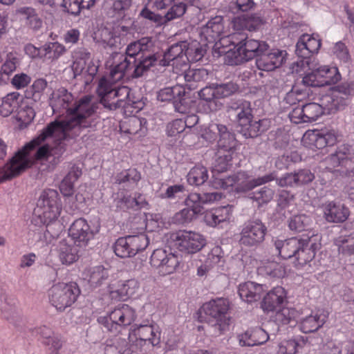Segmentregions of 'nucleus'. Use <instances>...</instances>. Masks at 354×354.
Masks as SVG:
<instances>
[{
    "label": "nucleus",
    "mask_w": 354,
    "mask_h": 354,
    "mask_svg": "<svg viewBox=\"0 0 354 354\" xmlns=\"http://www.w3.org/2000/svg\"><path fill=\"white\" fill-rule=\"evenodd\" d=\"M91 100V96L86 95L79 101L75 102L73 95L64 88L53 93L50 100L53 112L65 111L66 117L62 120L57 119L48 124L37 137L18 151L15 153L19 155L18 160L25 162V166L28 168L32 165L29 159L30 152L47 138L54 137L58 140H64L68 138L78 136L82 129L91 127V117L97 109V106Z\"/></svg>",
    "instance_id": "obj_1"
},
{
    "label": "nucleus",
    "mask_w": 354,
    "mask_h": 354,
    "mask_svg": "<svg viewBox=\"0 0 354 354\" xmlns=\"http://www.w3.org/2000/svg\"><path fill=\"white\" fill-rule=\"evenodd\" d=\"M158 59L152 39L143 37L127 46L125 56L112 68L111 77L113 80H121L125 76L127 78L140 77L156 64Z\"/></svg>",
    "instance_id": "obj_2"
},
{
    "label": "nucleus",
    "mask_w": 354,
    "mask_h": 354,
    "mask_svg": "<svg viewBox=\"0 0 354 354\" xmlns=\"http://www.w3.org/2000/svg\"><path fill=\"white\" fill-rule=\"evenodd\" d=\"M227 38L234 46L225 53L224 59L227 65H239L269 50L266 41L250 39L239 32H233Z\"/></svg>",
    "instance_id": "obj_3"
},
{
    "label": "nucleus",
    "mask_w": 354,
    "mask_h": 354,
    "mask_svg": "<svg viewBox=\"0 0 354 354\" xmlns=\"http://www.w3.org/2000/svg\"><path fill=\"white\" fill-rule=\"evenodd\" d=\"M118 81L113 80L111 74L109 77H102L99 80L97 93L100 102L105 107L111 110L122 108L127 113L136 102L129 97L131 89L126 86H117L115 83Z\"/></svg>",
    "instance_id": "obj_4"
},
{
    "label": "nucleus",
    "mask_w": 354,
    "mask_h": 354,
    "mask_svg": "<svg viewBox=\"0 0 354 354\" xmlns=\"http://www.w3.org/2000/svg\"><path fill=\"white\" fill-rule=\"evenodd\" d=\"M38 203L43 209L40 216L46 225L45 236L53 239L58 237L63 229L62 224L57 220L62 210L58 192L51 189L44 191Z\"/></svg>",
    "instance_id": "obj_5"
},
{
    "label": "nucleus",
    "mask_w": 354,
    "mask_h": 354,
    "mask_svg": "<svg viewBox=\"0 0 354 354\" xmlns=\"http://www.w3.org/2000/svg\"><path fill=\"white\" fill-rule=\"evenodd\" d=\"M230 302L225 297H216L203 304L200 309V321H207L214 329V335H220L228 329L230 317L227 316Z\"/></svg>",
    "instance_id": "obj_6"
},
{
    "label": "nucleus",
    "mask_w": 354,
    "mask_h": 354,
    "mask_svg": "<svg viewBox=\"0 0 354 354\" xmlns=\"http://www.w3.org/2000/svg\"><path fill=\"white\" fill-rule=\"evenodd\" d=\"M274 173H270L262 177L251 179L246 171H239L227 178H216L212 181V186L215 189H231L236 192H245L257 186L274 180Z\"/></svg>",
    "instance_id": "obj_7"
},
{
    "label": "nucleus",
    "mask_w": 354,
    "mask_h": 354,
    "mask_svg": "<svg viewBox=\"0 0 354 354\" xmlns=\"http://www.w3.org/2000/svg\"><path fill=\"white\" fill-rule=\"evenodd\" d=\"M341 133L332 127H324L320 129L307 130L301 139L303 145L312 150L324 149L336 145L339 141Z\"/></svg>",
    "instance_id": "obj_8"
},
{
    "label": "nucleus",
    "mask_w": 354,
    "mask_h": 354,
    "mask_svg": "<svg viewBox=\"0 0 354 354\" xmlns=\"http://www.w3.org/2000/svg\"><path fill=\"white\" fill-rule=\"evenodd\" d=\"M80 292L75 282L57 283L48 290V299L57 310L64 311L77 301Z\"/></svg>",
    "instance_id": "obj_9"
},
{
    "label": "nucleus",
    "mask_w": 354,
    "mask_h": 354,
    "mask_svg": "<svg viewBox=\"0 0 354 354\" xmlns=\"http://www.w3.org/2000/svg\"><path fill=\"white\" fill-rule=\"evenodd\" d=\"M321 46L322 41L318 36L308 34L301 35L297 43L295 53L302 59L292 64V73L300 74L304 71L309 66L308 59L318 53Z\"/></svg>",
    "instance_id": "obj_10"
},
{
    "label": "nucleus",
    "mask_w": 354,
    "mask_h": 354,
    "mask_svg": "<svg viewBox=\"0 0 354 354\" xmlns=\"http://www.w3.org/2000/svg\"><path fill=\"white\" fill-rule=\"evenodd\" d=\"M171 240L180 252L188 254L199 252L207 243L203 234L192 230H178L171 235Z\"/></svg>",
    "instance_id": "obj_11"
},
{
    "label": "nucleus",
    "mask_w": 354,
    "mask_h": 354,
    "mask_svg": "<svg viewBox=\"0 0 354 354\" xmlns=\"http://www.w3.org/2000/svg\"><path fill=\"white\" fill-rule=\"evenodd\" d=\"M201 137L210 143L216 142L218 149H230L237 145L235 135L222 124L210 123L201 130Z\"/></svg>",
    "instance_id": "obj_12"
},
{
    "label": "nucleus",
    "mask_w": 354,
    "mask_h": 354,
    "mask_svg": "<svg viewBox=\"0 0 354 354\" xmlns=\"http://www.w3.org/2000/svg\"><path fill=\"white\" fill-rule=\"evenodd\" d=\"M128 339L132 351H137L146 344H158L160 333L152 325L133 326L129 330Z\"/></svg>",
    "instance_id": "obj_13"
},
{
    "label": "nucleus",
    "mask_w": 354,
    "mask_h": 354,
    "mask_svg": "<svg viewBox=\"0 0 354 354\" xmlns=\"http://www.w3.org/2000/svg\"><path fill=\"white\" fill-rule=\"evenodd\" d=\"M266 232V226L259 219L248 221L241 227L239 243L245 247H257L263 242Z\"/></svg>",
    "instance_id": "obj_14"
},
{
    "label": "nucleus",
    "mask_w": 354,
    "mask_h": 354,
    "mask_svg": "<svg viewBox=\"0 0 354 354\" xmlns=\"http://www.w3.org/2000/svg\"><path fill=\"white\" fill-rule=\"evenodd\" d=\"M340 77L337 67L323 66L306 74L303 77L302 82L308 86L322 87L336 84Z\"/></svg>",
    "instance_id": "obj_15"
},
{
    "label": "nucleus",
    "mask_w": 354,
    "mask_h": 354,
    "mask_svg": "<svg viewBox=\"0 0 354 354\" xmlns=\"http://www.w3.org/2000/svg\"><path fill=\"white\" fill-rule=\"evenodd\" d=\"M137 317L136 310L127 304L115 307L107 317L101 318L104 322V326L110 331L116 330L118 326L126 327L135 322Z\"/></svg>",
    "instance_id": "obj_16"
},
{
    "label": "nucleus",
    "mask_w": 354,
    "mask_h": 354,
    "mask_svg": "<svg viewBox=\"0 0 354 354\" xmlns=\"http://www.w3.org/2000/svg\"><path fill=\"white\" fill-rule=\"evenodd\" d=\"M231 35L232 33L230 34L228 30L225 28V22L222 16L211 18L201 31V37L207 43H214L218 39L222 45L229 43L227 37Z\"/></svg>",
    "instance_id": "obj_17"
},
{
    "label": "nucleus",
    "mask_w": 354,
    "mask_h": 354,
    "mask_svg": "<svg viewBox=\"0 0 354 354\" xmlns=\"http://www.w3.org/2000/svg\"><path fill=\"white\" fill-rule=\"evenodd\" d=\"M150 263L162 275L170 274L179 266V257L172 252L160 248L155 250L150 258Z\"/></svg>",
    "instance_id": "obj_18"
},
{
    "label": "nucleus",
    "mask_w": 354,
    "mask_h": 354,
    "mask_svg": "<svg viewBox=\"0 0 354 354\" xmlns=\"http://www.w3.org/2000/svg\"><path fill=\"white\" fill-rule=\"evenodd\" d=\"M319 241V236L314 233L308 239H302L301 246L293 259V263L297 268H303L315 258L317 250L320 248Z\"/></svg>",
    "instance_id": "obj_19"
},
{
    "label": "nucleus",
    "mask_w": 354,
    "mask_h": 354,
    "mask_svg": "<svg viewBox=\"0 0 354 354\" xmlns=\"http://www.w3.org/2000/svg\"><path fill=\"white\" fill-rule=\"evenodd\" d=\"M187 47L186 41H181L170 46L165 53L163 58L160 60V65H171L175 73H179L183 68H187L188 63L186 62L185 51Z\"/></svg>",
    "instance_id": "obj_20"
},
{
    "label": "nucleus",
    "mask_w": 354,
    "mask_h": 354,
    "mask_svg": "<svg viewBox=\"0 0 354 354\" xmlns=\"http://www.w3.org/2000/svg\"><path fill=\"white\" fill-rule=\"evenodd\" d=\"M97 232L98 230H92L87 221L83 218L75 220L68 229V236L74 243L81 247L86 246Z\"/></svg>",
    "instance_id": "obj_21"
},
{
    "label": "nucleus",
    "mask_w": 354,
    "mask_h": 354,
    "mask_svg": "<svg viewBox=\"0 0 354 354\" xmlns=\"http://www.w3.org/2000/svg\"><path fill=\"white\" fill-rule=\"evenodd\" d=\"M185 88L180 85L166 87L158 93V99L161 102H172L175 110L180 113H187L189 110L185 98Z\"/></svg>",
    "instance_id": "obj_22"
},
{
    "label": "nucleus",
    "mask_w": 354,
    "mask_h": 354,
    "mask_svg": "<svg viewBox=\"0 0 354 354\" xmlns=\"http://www.w3.org/2000/svg\"><path fill=\"white\" fill-rule=\"evenodd\" d=\"M354 95V82H344L336 86L331 95H326L322 100L330 103L333 109H339L345 106L347 100Z\"/></svg>",
    "instance_id": "obj_23"
},
{
    "label": "nucleus",
    "mask_w": 354,
    "mask_h": 354,
    "mask_svg": "<svg viewBox=\"0 0 354 354\" xmlns=\"http://www.w3.org/2000/svg\"><path fill=\"white\" fill-rule=\"evenodd\" d=\"M315 176L310 169H301L293 173H287L277 179V183L280 187H301L313 181Z\"/></svg>",
    "instance_id": "obj_24"
},
{
    "label": "nucleus",
    "mask_w": 354,
    "mask_h": 354,
    "mask_svg": "<svg viewBox=\"0 0 354 354\" xmlns=\"http://www.w3.org/2000/svg\"><path fill=\"white\" fill-rule=\"evenodd\" d=\"M120 130L129 138L133 136L137 138L143 137L147 133V120L136 115L125 118L120 123Z\"/></svg>",
    "instance_id": "obj_25"
},
{
    "label": "nucleus",
    "mask_w": 354,
    "mask_h": 354,
    "mask_svg": "<svg viewBox=\"0 0 354 354\" xmlns=\"http://www.w3.org/2000/svg\"><path fill=\"white\" fill-rule=\"evenodd\" d=\"M140 283L136 279L120 281L116 290H110L109 295L112 299L126 300L139 295Z\"/></svg>",
    "instance_id": "obj_26"
},
{
    "label": "nucleus",
    "mask_w": 354,
    "mask_h": 354,
    "mask_svg": "<svg viewBox=\"0 0 354 354\" xmlns=\"http://www.w3.org/2000/svg\"><path fill=\"white\" fill-rule=\"evenodd\" d=\"M283 59L282 51L273 50L269 52L268 50L257 57L256 65L261 71H272L281 66Z\"/></svg>",
    "instance_id": "obj_27"
},
{
    "label": "nucleus",
    "mask_w": 354,
    "mask_h": 354,
    "mask_svg": "<svg viewBox=\"0 0 354 354\" xmlns=\"http://www.w3.org/2000/svg\"><path fill=\"white\" fill-rule=\"evenodd\" d=\"M286 299V290L281 286L274 287L263 297L261 308L265 312H274L281 307Z\"/></svg>",
    "instance_id": "obj_28"
},
{
    "label": "nucleus",
    "mask_w": 354,
    "mask_h": 354,
    "mask_svg": "<svg viewBox=\"0 0 354 354\" xmlns=\"http://www.w3.org/2000/svg\"><path fill=\"white\" fill-rule=\"evenodd\" d=\"M328 316V313L326 310L318 309L300 321L299 329L304 333H313L325 324Z\"/></svg>",
    "instance_id": "obj_29"
},
{
    "label": "nucleus",
    "mask_w": 354,
    "mask_h": 354,
    "mask_svg": "<svg viewBox=\"0 0 354 354\" xmlns=\"http://www.w3.org/2000/svg\"><path fill=\"white\" fill-rule=\"evenodd\" d=\"M232 214V207L221 206L206 210L204 212L203 221L207 225L215 227L221 223L229 222Z\"/></svg>",
    "instance_id": "obj_30"
},
{
    "label": "nucleus",
    "mask_w": 354,
    "mask_h": 354,
    "mask_svg": "<svg viewBox=\"0 0 354 354\" xmlns=\"http://www.w3.org/2000/svg\"><path fill=\"white\" fill-rule=\"evenodd\" d=\"M241 346H254L263 344L269 339L268 333L260 327L250 328L237 336Z\"/></svg>",
    "instance_id": "obj_31"
},
{
    "label": "nucleus",
    "mask_w": 354,
    "mask_h": 354,
    "mask_svg": "<svg viewBox=\"0 0 354 354\" xmlns=\"http://www.w3.org/2000/svg\"><path fill=\"white\" fill-rule=\"evenodd\" d=\"M236 147L227 149H218L217 158L212 168V179L216 178H224L221 174L226 171L232 166V160L236 150Z\"/></svg>",
    "instance_id": "obj_32"
},
{
    "label": "nucleus",
    "mask_w": 354,
    "mask_h": 354,
    "mask_svg": "<svg viewBox=\"0 0 354 354\" xmlns=\"http://www.w3.org/2000/svg\"><path fill=\"white\" fill-rule=\"evenodd\" d=\"M324 218L328 222L343 223L348 217L350 212L348 207L333 201L323 205Z\"/></svg>",
    "instance_id": "obj_33"
},
{
    "label": "nucleus",
    "mask_w": 354,
    "mask_h": 354,
    "mask_svg": "<svg viewBox=\"0 0 354 354\" xmlns=\"http://www.w3.org/2000/svg\"><path fill=\"white\" fill-rule=\"evenodd\" d=\"M263 24L261 17L255 15H243L234 17L232 21L233 29L236 31H256Z\"/></svg>",
    "instance_id": "obj_34"
},
{
    "label": "nucleus",
    "mask_w": 354,
    "mask_h": 354,
    "mask_svg": "<svg viewBox=\"0 0 354 354\" xmlns=\"http://www.w3.org/2000/svg\"><path fill=\"white\" fill-rule=\"evenodd\" d=\"M264 291V286L262 284L252 281L242 283L238 288V293L240 297L247 303H252L259 300Z\"/></svg>",
    "instance_id": "obj_35"
},
{
    "label": "nucleus",
    "mask_w": 354,
    "mask_h": 354,
    "mask_svg": "<svg viewBox=\"0 0 354 354\" xmlns=\"http://www.w3.org/2000/svg\"><path fill=\"white\" fill-rule=\"evenodd\" d=\"M303 239L292 237L286 240H276L274 245L278 254L284 259H294Z\"/></svg>",
    "instance_id": "obj_36"
},
{
    "label": "nucleus",
    "mask_w": 354,
    "mask_h": 354,
    "mask_svg": "<svg viewBox=\"0 0 354 354\" xmlns=\"http://www.w3.org/2000/svg\"><path fill=\"white\" fill-rule=\"evenodd\" d=\"M80 247L74 243L69 244L66 241H61L58 246L57 252L59 259L62 263L70 266L76 262L80 257Z\"/></svg>",
    "instance_id": "obj_37"
},
{
    "label": "nucleus",
    "mask_w": 354,
    "mask_h": 354,
    "mask_svg": "<svg viewBox=\"0 0 354 354\" xmlns=\"http://www.w3.org/2000/svg\"><path fill=\"white\" fill-rule=\"evenodd\" d=\"M83 276L91 287L97 288L106 282L109 274L108 269L102 266H97L86 269Z\"/></svg>",
    "instance_id": "obj_38"
},
{
    "label": "nucleus",
    "mask_w": 354,
    "mask_h": 354,
    "mask_svg": "<svg viewBox=\"0 0 354 354\" xmlns=\"http://www.w3.org/2000/svg\"><path fill=\"white\" fill-rule=\"evenodd\" d=\"M82 169L73 165L66 176L61 181L59 189L64 196H71L74 194V184L82 176Z\"/></svg>",
    "instance_id": "obj_39"
},
{
    "label": "nucleus",
    "mask_w": 354,
    "mask_h": 354,
    "mask_svg": "<svg viewBox=\"0 0 354 354\" xmlns=\"http://www.w3.org/2000/svg\"><path fill=\"white\" fill-rule=\"evenodd\" d=\"M322 103L317 102H306L303 104L304 109V118L307 122H312L316 121L320 116H322L325 111H332L333 108L330 104H325L326 100H322Z\"/></svg>",
    "instance_id": "obj_40"
},
{
    "label": "nucleus",
    "mask_w": 354,
    "mask_h": 354,
    "mask_svg": "<svg viewBox=\"0 0 354 354\" xmlns=\"http://www.w3.org/2000/svg\"><path fill=\"white\" fill-rule=\"evenodd\" d=\"M18 156L19 155H15L0 171V183L12 179L27 169L25 162L18 160Z\"/></svg>",
    "instance_id": "obj_41"
},
{
    "label": "nucleus",
    "mask_w": 354,
    "mask_h": 354,
    "mask_svg": "<svg viewBox=\"0 0 354 354\" xmlns=\"http://www.w3.org/2000/svg\"><path fill=\"white\" fill-rule=\"evenodd\" d=\"M258 272L272 278H283L286 274V270L283 263L267 259L261 261Z\"/></svg>",
    "instance_id": "obj_42"
},
{
    "label": "nucleus",
    "mask_w": 354,
    "mask_h": 354,
    "mask_svg": "<svg viewBox=\"0 0 354 354\" xmlns=\"http://www.w3.org/2000/svg\"><path fill=\"white\" fill-rule=\"evenodd\" d=\"M306 344V339L299 337L283 339L278 344L276 354H297Z\"/></svg>",
    "instance_id": "obj_43"
},
{
    "label": "nucleus",
    "mask_w": 354,
    "mask_h": 354,
    "mask_svg": "<svg viewBox=\"0 0 354 354\" xmlns=\"http://www.w3.org/2000/svg\"><path fill=\"white\" fill-rule=\"evenodd\" d=\"M21 100V95L18 92L8 93L2 100L0 105V115L5 118L8 117L19 108Z\"/></svg>",
    "instance_id": "obj_44"
},
{
    "label": "nucleus",
    "mask_w": 354,
    "mask_h": 354,
    "mask_svg": "<svg viewBox=\"0 0 354 354\" xmlns=\"http://www.w3.org/2000/svg\"><path fill=\"white\" fill-rule=\"evenodd\" d=\"M180 71H184V79L189 88H196L197 85L196 83L204 81L208 77L207 71L204 68L187 69V68H183Z\"/></svg>",
    "instance_id": "obj_45"
},
{
    "label": "nucleus",
    "mask_w": 354,
    "mask_h": 354,
    "mask_svg": "<svg viewBox=\"0 0 354 354\" xmlns=\"http://www.w3.org/2000/svg\"><path fill=\"white\" fill-rule=\"evenodd\" d=\"M274 321L279 325L291 324L297 322L298 311L294 308L281 307L275 310Z\"/></svg>",
    "instance_id": "obj_46"
},
{
    "label": "nucleus",
    "mask_w": 354,
    "mask_h": 354,
    "mask_svg": "<svg viewBox=\"0 0 354 354\" xmlns=\"http://www.w3.org/2000/svg\"><path fill=\"white\" fill-rule=\"evenodd\" d=\"M18 59L13 53L7 55L6 61L0 68V85L6 84L12 73L16 70Z\"/></svg>",
    "instance_id": "obj_47"
},
{
    "label": "nucleus",
    "mask_w": 354,
    "mask_h": 354,
    "mask_svg": "<svg viewBox=\"0 0 354 354\" xmlns=\"http://www.w3.org/2000/svg\"><path fill=\"white\" fill-rule=\"evenodd\" d=\"M43 58L55 61L58 59L66 51L65 46L59 42H48L41 46Z\"/></svg>",
    "instance_id": "obj_48"
},
{
    "label": "nucleus",
    "mask_w": 354,
    "mask_h": 354,
    "mask_svg": "<svg viewBox=\"0 0 354 354\" xmlns=\"http://www.w3.org/2000/svg\"><path fill=\"white\" fill-rule=\"evenodd\" d=\"M18 109L15 118L17 122L18 128L19 129H24L32 122L35 116V112L34 109L28 105L23 106V104H21L19 105Z\"/></svg>",
    "instance_id": "obj_49"
},
{
    "label": "nucleus",
    "mask_w": 354,
    "mask_h": 354,
    "mask_svg": "<svg viewBox=\"0 0 354 354\" xmlns=\"http://www.w3.org/2000/svg\"><path fill=\"white\" fill-rule=\"evenodd\" d=\"M207 179L208 173L206 167L200 165L194 166L187 174V182L191 185H201Z\"/></svg>",
    "instance_id": "obj_50"
},
{
    "label": "nucleus",
    "mask_w": 354,
    "mask_h": 354,
    "mask_svg": "<svg viewBox=\"0 0 354 354\" xmlns=\"http://www.w3.org/2000/svg\"><path fill=\"white\" fill-rule=\"evenodd\" d=\"M127 238L134 256L139 252L145 250L149 244V238L144 233L137 235H129L127 236Z\"/></svg>",
    "instance_id": "obj_51"
},
{
    "label": "nucleus",
    "mask_w": 354,
    "mask_h": 354,
    "mask_svg": "<svg viewBox=\"0 0 354 354\" xmlns=\"http://www.w3.org/2000/svg\"><path fill=\"white\" fill-rule=\"evenodd\" d=\"M201 100L206 102L208 104L209 109L210 111H216L217 109L216 93V86L213 84L210 86L203 88L198 93Z\"/></svg>",
    "instance_id": "obj_52"
},
{
    "label": "nucleus",
    "mask_w": 354,
    "mask_h": 354,
    "mask_svg": "<svg viewBox=\"0 0 354 354\" xmlns=\"http://www.w3.org/2000/svg\"><path fill=\"white\" fill-rule=\"evenodd\" d=\"M312 219L306 214H299L292 216L289 221V227L291 230L295 232H303L308 230Z\"/></svg>",
    "instance_id": "obj_53"
},
{
    "label": "nucleus",
    "mask_w": 354,
    "mask_h": 354,
    "mask_svg": "<svg viewBox=\"0 0 354 354\" xmlns=\"http://www.w3.org/2000/svg\"><path fill=\"white\" fill-rule=\"evenodd\" d=\"M141 179V174L135 168L124 169L118 173L115 178V183L122 184L124 183H132L137 184Z\"/></svg>",
    "instance_id": "obj_54"
},
{
    "label": "nucleus",
    "mask_w": 354,
    "mask_h": 354,
    "mask_svg": "<svg viewBox=\"0 0 354 354\" xmlns=\"http://www.w3.org/2000/svg\"><path fill=\"white\" fill-rule=\"evenodd\" d=\"M113 250L115 254L120 258H128L134 256L127 236L120 237L116 240L113 245Z\"/></svg>",
    "instance_id": "obj_55"
},
{
    "label": "nucleus",
    "mask_w": 354,
    "mask_h": 354,
    "mask_svg": "<svg viewBox=\"0 0 354 354\" xmlns=\"http://www.w3.org/2000/svg\"><path fill=\"white\" fill-rule=\"evenodd\" d=\"M335 243L338 247L339 253L344 255L354 254V236H339L335 240Z\"/></svg>",
    "instance_id": "obj_56"
},
{
    "label": "nucleus",
    "mask_w": 354,
    "mask_h": 354,
    "mask_svg": "<svg viewBox=\"0 0 354 354\" xmlns=\"http://www.w3.org/2000/svg\"><path fill=\"white\" fill-rule=\"evenodd\" d=\"M132 0H115L114 1L111 10L113 12V17L118 19L124 17L131 7Z\"/></svg>",
    "instance_id": "obj_57"
},
{
    "label": "nucleus",
    "mask_w": 354,
    "mask_h": 354,
    "mask_svg": "<svg viewBox=\"0 0 354 354\" xmlns=\"http://www.w3.org/2000/svg\"><path fill=\"white\" fill-rule=\"evenodd\" d=\"M204 56V50L200 46L199 44H192L188 46L187 44V47L185 51V57L186 59V62H196L201 60Z\"/></svg>",
    "instance_id": "obj_58"
},
{
    "label": "nucleus",
    "mask_w": 354,
    "mask_h": 354,
    "mask_svg": "<svg viewBox=\"0 0 354 354\" xmlns=\"http://www.w3.org/2000/svg\"><path fill=\"white\" fill-rule=\"evenodd\" d=\"M274 192L268 187H263L259 191L253 192L252 198L257 201L259 205L266 204L272 201Z\"/></svg>",
    "instance_id": "obj_59"
},
{
    "label": "nucleus",
    "mask_w": 354,
    "mask_h": 354,
    "mask_svg": "<svg viewBox=\"0 0 354 354\" xmlns=\"http://www.w3.org/2000/svg\"><path fill=\"white\" fill-rule=\"evenodd\" d=\"M216 97L218 99L230 97L239 90V86L232 82H229L225 84H215Z\"/></svg>",
    "instance_id": "obj_60"
},
{
    "label": "nucleus",
    "mask_w": 354,
    "mask_h": 354,
    "mask_svg": "<svg viewBox=\"0 0 354 354\" xmlns=\"http://www.w3.org/2000/svg\"><path fill=\"white\" fill-rule=\"evenodd\" d=\"M187 208L192 209L197 214H201L203 209L201 194L192 192L190 193L185 201Z\"/></svg>",
    "instance_id": "obj_61"
},
{
    "label": "nucleus",
    "mask_w": 354,
    "mask_h": 354,
    "mask_svg": "<svg viewBox=\"0 0 354 354\" xmlns=\"http://www.w3.org/2000/svg\"><path fill=\"white\" fill-rule=\"evenodd\" d=\"M197 215L192 209L187 207L176 213L173 220L176 224H185L191 222Z\"/></svg>",
    "instance_id": "obj_62"
},
{
    "label": "nucleus",
    "mask_w": 354,
    "mask_h": 354,
    "mask_svg": "<svg viewBox=\"0 0 354 354\" xmlns=\"http://www.w3.org/2000/svg\"><path fill=\"white\" fill-rule=\"evenodd\" d=\"M31 80L30 75L24 73H20L15 75L10 82L15 88L19 90L26 87L31 82Z\"/></svg>",
    "instance_id": "obj_63"
},
{
    "label": "nucleus",
    "mask_w": 354,
    "mask_h": 354,
    "mask_svg": "<svg viewBox=\"0 0 354 354\" xmlns=\"http://www.w3.org/2000/svg\"><path fill=\"white\" fill-rule=\"evenodd\" d=\"M187 9V6L184 3H175L170 8L169 11L166 13L165 17L168 21L173 20L176 18L183 16Z\"/></svg>",
    "instance_id": "obj_64"
}]
</instances>
